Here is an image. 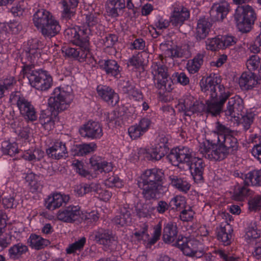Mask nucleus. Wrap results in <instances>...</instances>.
I'll list each match as a JSON object with an SVG mask.
<instances>
[{"label": "nucleus", "instance_id": "obj_26", "mask_svg": "<svg viewBox=\"0 0 261 261\" xmlns=\"http://www.w3.org/2000/svg\"><path fill=\"white\" fill-rule=\"evenodd\" d=\"M90 164L93 170L101 173H108L112 170L113 167L110 163L103 161L99 156H94L90 159Z\"/></svg>", "mask_w": 261, "mask_h": 261}, {"label": "nucleus", "instance_id": "obj_39", "mask_svg": "<svg viewBox=\"0 0 261 261\" xmlns=\"http://www.w3.org/2000/svg\"><path fill=\"white\" fill-rule=\"evenodd\" d=\"M169 150L168 147H163L156 145L149 154V159L152 160L159 161L168 153Z\"/></svg>", "mask_w": 261, "mask_h": 261}, {"label": "nucleus", "instance_id": "obj_64", "mask_svg": "<svg viewBox=\"0 0 261 261\" xmlns=\"http://www.w3.org/2000/svg\"><path fill=\"white\" fill-rule=\"evenodd\" d=\"M260 143L256 145L253 148L252 154L256 157L257 160L261 163V137L259 138Z\"/></svg>", "mask_w": 261, "mask_h": 261}, {"label": "nucleus", "instance_id": "obj_31", "mask_svg": "<svg viewBox=\"0 0 261 261\" xmlns=\"http://www.w3.org/2000/svg\"><path fill=\"white\" fill-rule=\"evenodd\" d=\"M28 242L32 248L36 250H40L49 244V241L43 239L40 236L32 234L29 239Z\"/></svg>", "mask_w": 261, "mask_h": 261}, {"label": "nucleus", "instance_id": "obj_25", "mask_svg": "<svg viewBox=\"0 0 261 261\" xmlns=\"http://www.w3.org/2000/svg\"><path fill=\"white\" fill-rule=\"evenodd\" d=\"M212 23L205 18L200 19L197 22L195 37L197 41L204 39L208 35Z\"/></svg>", "mask_w": 261, "mask_h": 261}, {"label": "nucleus", "instance_id": "obj_15", "mask_svg": "<svg viewBox=\"0 0 261 261\" xmlns=\"http://www.w3.org/2000/svg\"><path fill=\"white\" fill-rule=\"evenodd\" d=\"M80 134L84 137L92 139L99 138L102 136V130L100 124L95 121H89L79 130Z\"/></svg>", "mask_w": 261, "mask_h": 261}, {"label": "nucleus", "instance_id": "obj_16", "mask_svg": "<svg viewBox=\"0 0 261 261\" xmlns=\"http://www.w3.org/2000/svg\"><path fill=\"white\" fill-rule=\"evenodd\" d=\"M97 91L99 96L109 105L114 106L118 103L119 96L110 87L106 86H98Z\"/></svg>", "mask_w": 261, "mask_h": 261}, {"label": "nucleus", "instance_id": "obj_35", "mask_svg": "<svg viewBox=\"0 0 261 261\" xmlns=\"http://www.w3.org/2000/svg\"><path fill=\"white\" fill-rule=\"evenodd\" d=\"M28 251V246L21 243L13 245L9 250L10 256L16 258H19Z\"/></svg>", "mask_w": 261, "mask_h": 261}, {"label": "nucleus", "instance_id": "obj_57", "mask_svg": "<svg viewBox=\"0 0 261 261\" xmlns=\"http://www.w3.org/2000/svg\"><path fill=\"white\" fill-rule=\"evenodd\" d=\"M2 203L6 208H13L16 207L18 204V202L16 201L13 196H9V197H5L2 199Z\"/></svg>", "mask_w": 261, "mask_h": 261}, {"label": "nucleus", "instance_id": "obj_53", "mask_svg": "<svg viewBox=\"0 0 261 261\" xmlns=\"http://www.w3.org/2000/svg\"><path fill=\"white\" fill-rule=\"evenodd\" d=\"M106 185L111 187H115L118 188L123 186L122 181L116 176H112L108 178Z\"/></svg>", "mask_w": 261, "mask_h": 261}, {"label": "nucleus", "instance_id": "obj_49", "mask_svg": "<svg viewBox=\"0 0 261 261\" xmlns=\"http://www.w3.org/2000/svg\"><path fill=\"white\" fill-rule=\"evenodd\" d=\"M259 59L258 56L253 55L247 61L246 65L249 71L254 70L258 67L259 63Z\"/></svg>", "mask_w": 261, "mask_h": 261}, {"label": "nucleus", "instance_id": "obj_58", "mask_svg": "<svg viewBox=\"0 0 261 261\" xmlns=\"http://www.w3.org/2000/svg\"><path fill=\"white\" fill-rule=\"evenodd\" d=\"M82 219L87 221L88 223L96 222L99 219L98 213L94 211L87 213L83 216Z\"/></svg>", "mask_w": 261, "mask_h": 261}, {"label": "nucleus", "instance_id": "obj_34", "mask_svg": "<svg viewBox=\"0 0 261 261\" xmlns=\"http://www.w3.org/2000/svg\"><path fill=\"white\" fill-rule=\"evenodd\" d=\"M120 210V215L123 217V219L121 221L119 220H118V218H114L113 219V221L115 224L120 225V226H123L131 222L130 211V208L127 205H125L123 207H121Z\"/></svg>", "mask_w": 261, "mask_h": 261}, {"label": "nucleus", "instance_id": "obj_60", "mask_svg": "<svg viewBox=\"0 0 261 261\" xmlns=\"http://www.w3.org/2000/svg\"><path fill=\"white\" fill-rule=\"evenodd\" d=\"M232 231L233 230L230 224L228 223H225L223 225V224H221L220 225V229L217 232V238L221 237V235L232 233Z\"/></svg>", "mask_w": 261, "mask_h": 261}, {"label": "nucleus", "instance_id": "obj_5", "mask_svg": "<svg viewBox=\"0 0 261 261\" xmlns=\"http://www.w3.org/2000/svg\"><path fill=\"white\" fill-rule=\"evenodd\" d=\"M234 16L238 29L243 33L250 31L256 18L254 9L248 5L238 6Z\"/></svg>", "mask_w": 261, "mask_h": 261}, {"label": "nucleus", "instance_id": "obj_23", "mask_svg": "<svg viewBox=\"0 0 261 261\" xmlns=\"http://www.w3.org/2000/svg\"><path fill=\"white\" fill-rule=\"evenodd\" d=\"M53 18L51 14L45 9L38 10L33 15V22L35 26L40 29Z\"/></svg>", "mask_w": 261, "mask_h": 261}, {"label": "nucleus", "instance_id": "obj_41", "mask_svg": "<svg viewBox=\"0 0 261 261\" xmlns=\"http://www.w3.org/2000/svg\"><path fill=\"white\" fill-rule=\"evenodd\" d=\"M197 242L194 240L189 239L184 248H182L183 253L188 256H192L193 253L197 250Z\"/></svg>", "mask_w": 261, "mask_h": 261}, {"label": "nucleus", "instance_id": "obj_38", "mask_svg": "<svg viewBox=\"0 0 261 261\" xmlns=\"http://www.w3.org/2000/svg\"><path fill=\"white\" fill-rule=\"evenodd\" d=\"M160 48L162 50L165 51V54L168 57H170L172 59L179 58L182 56V53L181 51V49L176 46L174 47L168 48V44L166 43H161L160 44Z\"/></svg>", "mask_w": 261, "mask_h": 261}, {"label": "nucleus", "instance_id": "obj_46", "mask_svg": "<svg viewBox=\"0 0 261 261\" xmlns=\"http://www.w3.org/2000/svg\"><path fill=\"white\" fill-rule=\"evenodd\" d=\"M94 190L93 192H95L98 195L99 197L103 200H108L112 196V193L108 190L102 189L98 184L94 183Z\"/></svg>", "mask_w": 261, "mask_h": 261}, {"label": "nucleus", "instance_id": "obj_29", "mask_svg": "<svg viewBox=\"0 0 261 261\" xmlns=\"http://www.w3.org/2000/svg\"><path fill=\"white\" fill-rule=\"evenodd\" d=\"M189 16L190 12L186 8H183L180 11H174L170 18V23L174 26H181Z\"/></svg>", "mask_w": 261, "mask_h": 261}, {"label": "nucleus", "instance_id": "obj_27", "mask_svg": "<svg viewBox=\"0 0 261 261\" xmlns=\"http://www.w3.org/2000/svg\"><path fill=\"white\" fill-rule=\"evenodd\" d=\"M178 236L177 227L175 224L168 223L164 227L163 240L166 244H172Z\"/></svg>", "mask_w": 261, "mask_h": 261}, {"label": "nucleus", "instance_id": "obj_37", "mask_svg": "<svg viewBox=\"0 0 261 261\" xmlns=\"http://www.w3.org/2000/svg\"><path fill=\"white\" fill-rule=\"evenodd\" d=\"M204 54H198L192 60L191 65L188 63V69L190 72L194 73L197 72L203 63Z\"/></svg>", "mask_w": 261, "mask_h": 261}, {"label": "nucleus", "instance_id": "obj_59", "mask_svg": "<svg viewBox=\"0 0 261 261\" xmlns=\"http://www.w3.org/2000/svg\"><path fill=\"white\" fill-rule=\"evenodd\" d=\"M118 40V37L114 34H109L103 40V44L107 47H111Z\"/></svg>", "mask_w": 261, "mask_h": 261}, {"label": "nucleus", "instance_id": "obj_40", "mask_svg": "<svg viewBox=\"0 0 261 261\" xmlns=\"http://www.w3.org/2000/svg\"><path fill=\"white\" fill-rule=\"evenodd\" d=\"M94 186H95L94 183L91 184H82L75 187L74 192L79 196H82L87 193L93 192L94 190Z\"/></svg>", "mask_w": 261, "mask_h": 261}, {"label": "nucleus", "instance_id": "obj_10", "mask_svg": "<svg viewBox=\"0 0 261 261\" xmlns=\"http://www.w3.org/2000/svg\"><path fill=\"white\" fill-rule=\"evenodd\" d=\"M78 47L69 46L62 47V50L68 58L77 59L80 62L83 61L89 53V40L88 38L84 39L81 44H75Z\"/></svg>", "mask_w": 261, "mask_h": 261}, {"label": "nucleus", "instance_id": "obj_44", "mask_svg": "<svg viewBox=\"0 0 261 261\" xmlns=\"http://www.w3.org/2000/svg\"><path fill=\"white\" fill-rule=\"evenodd\" d=\"M221 41V38H213L211 39H207L206 41L207 49L216 51L218 49H222Z\"/></svg>", "mask_w": 261, "mask_h": 261}, {"label": "nucleus", "instance_id": "obj_50", "mask_svg": "<svg viewBox=\"0 0 261 261\" xmlns=\"http://www.w3.org/2000/svg\"><path fill=\"white\" fill-rule=\"evenodd\" d=\"M216 128L218 133V138L220 136H228L234 132V130H230L229 128L221 124L220 122L217 121L216 123Z\"/></svg>", "mask_w": 261, "mask_h": 261}, {"label": "nucleus", "instance_id": "obj_9", "mask_svg": "<svg viewBox=\"0 0 261 261\" xmlns=\"http://www.w3.org/2000/svg\"><path fill=\"white\" fill-rule=\"evenodd\" d=\"M244 185L238 188L234 194V199L236 200H241L243 198L249 195V189L247 187L249 182L251 185L261 187V169L254 170L245 175Z\"/></svg>", "mask_w": 261, "mask_h": 261}, {"label": "nucleus", "instance_id": "obj_56", "mask_svg": "<svg viewBox=\"0 0 261 261\" xmlns=\"http://www.w3.org/2000/svg\"><path fill=\"white\" fill-rule=\"evenodd\" d=\"M0 234V251L6 248L11 243V236L8 233Z\"/></svg>", "mask_w": 261, "mask_h": 261}, {"label": "nucleus", "instance_id": "obj_63", "mask_svg": "<svg viewBox=\"0 0 261 261\" xmlns=\"http://www.w3.org/2000/svg\"><path fill=\"white\" fill-rule=\"evenodd\" d=\"M86 23L88 27H93L98 23V18L97 15L95 14H90L86 16Z\"/></svg>", "mask_w": 261, "mask_h": 261}, {"label": "nucleus", "instance_id": "obj_43", "mask_svg": "<svg viewBox=\"0 0 261 261\" xmlns=\"http://www.w3.org/2000/svg\"><path fill=\"white\" fill-rule=\"evenodd\" d=\"M86 243V238L82 237L77 241L69 245L66 248V251L67 254H71L74 252L76 250L82 249Z\"/></svg>", "mask_w": 261, "mask_h": 261}, {"label": "nucleus", "instance_id": "obj_20", "mask_svg": "<svg viewBox=\"0 0 261 261\" xmlns=\"http://www.w3.org/2000/svg\"><path fill=\"white\" fill-rule=\"evenodd\" d=\"M228 7L229 5L227 3L213 6L210 11L211 20L213 21L222 20L229 11Z\"/></svg>", "mask_w": 261, "mask_h": 261}, {"label": "nucleus", "instance_id": "obj_24", "mask_svg": "<svg viewBox=\"0 0 261 261\" xmlns=\"http://www.w3.org/2000/svg\"><path fill=\"white\" fill-rule=\"evenodd\" d=\"M56 118L54 117L53 113L47 109L41 111L39 121L45 130L49 131L54 128Z\"/></svg>", "mask_w": 261, "mask_h": 261}, {"label": "nucleus", "instance_id": "obj_4", "mask_svg": "<svg viewBox=\"0 0 261 261\" xmlns=\"http://www.w3.org/2000/svg\"><path fill=\"white\" fill-rule=\"evenodd\" d=\"M23 71L27 75L32 87L40 91H45L50 88L53 84V79L46 71L42 70H34L31 69L30 65L24 66Z\"/></svg>", "mask_w": 261, "mask_h": 261}, {"label": "nucleus", "instance_id": "obj_47", "mask_svg": "<svg viewBox=\"0 0 261 261\" xmlns=\"http://www.w3.org/2000/svg\"><path fill=\"white\" fill-rule=\"evenodd\" d=\"M249 209L251 211H256L261 208V196L257 195L248 201Z\"/></svg>", "mask_w": 261, "mask_h": 261}, {"label": "nucleus", "instance_id": "obj_19", "mask_svg": "<svg viewBox=\"0 0 261 261\" xmlns=\"http://www.w3.org/2000/svg\"><path fill=\"white\" fill-rule=\"evenodd\" d=\"M69 199L68 196H63L60 193H54L45 200L46 207L48 210H54L62 206L63 203H66Z\"/></svg>", "mask_w": 261, "mask_h": 261}, {"label": "nucleus", "instance_id": "obj_12", "mask_svg": "<svg viewBox=\"0 0 261 261\" xmlns=\"http://www.w3.org/2000/svg\"><path fill=\"white\" fill-rule=\"evenodd\" d=\"M46 152L49 158L55 160L65 158L68 154L66 143L60 139H55L51 146L46 150Z\"/></svg>", "mask_w": 261, "mask_h": 261}, {"label": "nucleus", "instance_id": "obj_45", "mask_svg": "<svg viewBox=\"0 0 261 261\" xmlns=\"http://www.w3.org/2000/svg\"><path fill=\"white\" fill-rule=\"evenodd\" d=\"M15 97L17 99L16 104L20 113L24 111L29 107L33 106L31 102L23 96L15 95Z\"/></svg>", "mask_w": 261, "mask_h": 261}, {"label": "nucleus", "instance_id": "obj_2", "mask_svg": "<svg viewBox=\"0 0 261 261\" xmlns=\"http://www.w3.org/2000/svg\"><path fill=\"white\" fill-rule=\"evenodd\" d=\"M238 132H232L228 136H220L218 138L219 145L207 142L201 144L199 151L206 159L211 161L224 160L229 154H232L238 150V142L236 136Z\"/></svg>", "mask_w": 261, "mask_h": 261}, {"label": "nucleus", "instance_id": "obj_7", "mask_svg": "<svg viewBox=\"0 0 261 261\" xmlns=\"http://www.w3.org/2000/svg\"><path fill=\"white\" fill-rule=\"evenodd\" d=\"M152 73L155 87L159 89L170 92L172 90V80L167 74V67L160 63H155Z\"/></svg>", "mask_w": 261, "mask_h": 261}, {"label": "nucleus", "instance_id": "obj_55", "mask_svg": "<svg viewBox=\"0 0 261 261\" xmlns=\"http://www.w3.org/2000/svg\"><path fill=\"white\" fill-rule=\"evenodd\" d=\"M246 234L247 238L250 239H255L259 237L260 234L257 231V227L255 223L251 226H249L247 228Z\"/></svg>", "mask_w": 261, "mask_h": 261}, {"label": "nucleus", "instance_id": "obj_21", "mask_svg": "<svg viewBox=\"0 0 261 261\" xmlns=\"http://www.w3.org/2000/svg\"><path fill=\"white\" fill-rule=\"evenodd\" d=\"M94 238L97 243L108 247H110L115 241L114 236L110 230L101 228L95 232Z\"/></svg>", "mask_w": 261, "mask_h": 261}, {"label": "nucleus", "instance_id": "obj_30", "mask_svg": "<svg viewBox=\"0 0 261 261\" xmlns=\"http://www.w3.org/2000/svg\"><path fill=\"white\" fill-rule=\"evenodd\" d=\"M79 0H69V4L65 1L62 2L63 11L62 17L69 19L74 15V9L77 6Z\"/></svg>", "mask_w": 261, "mask_h": 261}, {"label": "nucleus", "instance_id": "obj_1", "mask_svg": "<svg viewBox=\"0 0 261 261\" xmlns=\"http://www.w3.org/2000/svg\"><path fill=\"white\" fill-rule=\"evenodd\" d=\"M220 80L215 74H212L205 80L202 77L200 82L201 90L205 92L210 90L211 102L209 103V109L214 113L222 112L223 107L227 100L226 109L224 110L225 115L231 117H236V114L242 110L243 100L239 97L229 98L230 93L229 91L225 92V87L220 85Z\"/></svg>", "mask_w": 261, "mask_h": 261}, {"label": "nucleus", "instance_id": "obj_14", "mask_svg": "<svg viewBox=\"0 0 261 261\" xmlns=\"http://www.w3.org/2000/svg\"><path fill=\"white\" fill-rule=\"evenodd\" d=\"M80 214L79 206L69 205L60 209L58 212L57 218L64 222L73 223L78 219Z\"/></svg>", "mask_w": 261, "mask_h": 261}, {"label": "nucleus", "instance_id": "obj_18", "mask_svg": "<svg viewBox=\"0 0 261 261\" xmlns=\"http://www.w3.org/2000/svg\"><path fill=\"white\" fill-rule=\"evenodd\" d=\"M239 84L242 89L248 90L252 89L258 84V79L254 73L246 71L242 74Z\"/></svg>", "mask_w": 261, "mask_h": 261}, {"label": "nucleus", "instance_id": "obj_22", "mask_svg": "<svg viewBox=\"0 0 261 261\" xmlns=\"http://www.w3.org/2000/svg\"><path fill=\"white\" fill-rule=\"evenodd\" d=\"M150 121L148 118H143L139 122L138 125L132 126L128 128L130 137L136 139L140 137L148 128Z\"/></svg>", "mask_w": 261, "mask_h": 261}, {"label": "nucleus", "instance_id": "obj_36", "mask_svg": "<svg viewBox=\"0 0 261 261\" xmlns=\"http://www.w3.org/2000/svg\"><path fill=\"white\" fill-rule=\"evenodd\" d=\"M64 33L65 35L67 36L68 39L73 44H81L83 42L84 39H88V37L87 36L81 37L74 28H68L65 31Z\"/></svg>", "mask_w": 261, "mask_h": 261}, {"label": "nucleus", "instance_id": "obj_62", "mask_svg": "<svg viewBox=\"0 0 261 261\" xmlns=\"http://www.w3.org/2000/svg\"><path fill=\"white\" fill-rule=\"evenodd\" d=\"M161 234V226L158 225L155 228L153 232V237L150 239L148 243L150 245H153L155 244L156 241L159 239L160 237Z\"/></svg>", "mask_w": 261, "mask_h": 261}, {"label": "nucleus", "instance_id": "obj_17", "mask_svg": "<svg viewBox=\"0 0 261 261\" xmlns=\"http://www.w3.org/2000/svg\"><path fill=\"white\" fill-rule=\"evenodd\" d=\"M61 27L58 21L54 18L40 29V31L46 39H50L58 34Z\"/></svg>", "mask_w": 261, "mask_h": 261}, {"label": "nucleus", "instance_id": "obj_61", "mask_svg": "<svg viewBox=\"0 0 261 261\" xmlns=\"http://www.w3.org/2000/svg\"><path fill=\"white\" fill-rule=\"evenodd\" d=\"M173 77L174 80L176 78L177 82L182 85H186L189 83V79L184 72L175 73V76H173Z\"/></svg>", "mask_w": 261, "mask_h": 261}, {"label": "nucleus", "instance_id": "obj_3", "mask_svg": "<svg viewBox=\"0 0 261 261\" xmlns=\"http://www.w3.org/2000/svg\"><path fill=\"white\" fill-rule=\"evenodd\" d=\"M164 176L161 170L154 168L146 170L141 175L138 185L142 189V194L146 200L157 198Z\"/></svg>", "mask_w": 261, "mask_h": 261}, {"label": "nucleus", "instance_id": "obj_6", "mask_svg": "<svg viewBox=\"0 0 261 261\" xmlns=\"http://www.w3.org/2000/svg\"><path fill=\"white\" fill-rule=\"evenodd\" d=\"M70 94H67L64 91H61L60 88L55 89L52 96L48 99V109L53 113L54 117H57L58 114L67 109L69 105Z\"/></svg>", "mask_w": 261, "mask_h": 261}, {"label": "nucleus", "instance_id": "obj_8", "mask_svg": "<svg viewBox=\"0 0 261 261\" xmlns=\"http://www.w3.org/2000/svg\"><path fill=\"white\" fill-rule=\"evenodd\" d=\"M211 102V99L206 101V105L202 101L195 99L193 96H189L187 97L184 100L182 110L185 112L186 116H191L196 113H202L206 111L208 113H211L213 116H217L221 112L214 113L213 112L208 108V105Z\"/></svg>", "mask_w": 261, "mask_h": 261}, {"label": "nucleus", "instance_id": "obj_42", "mask_svg": "<svg viewBox=\"0 0 261 261\" xmlns=\"http://www.w3.org/2000/svg\"><path fill=\"white\" fill-rule=\"evenodd\" d=\"M2 150L4 153L13 156L18 152V148L16 143L4 142L2 144Z\"/></svg>", "mask_w": 261, "mask_h": 261}, {"label": "nucleus", "instance_id": "obj_51", "mask_svg": "<svg viewBox=\"0 0 261 261\" xmlns=\"http://www.w3.org/2000/svg\"><path fill=\"white\" fill-rule=\"evenodd\" d=\"M20 114L24 117L25 119H28L30 121H34L37 119V115L35 109L33 106L32 107H29L28 109L23 111Z\"/></svg>", "mask_w": 261, "mask_h": 261}, {"label": "nucleus", "instance_id": "obj_11", "mask_svg": "<svg viewBox=\"0 0 261 261\" xmlns=\"http://www.w3.org/2000/svg\"><path fill=\"white\" fill-rule=\"evenodd\" d=\"M190 150L187 147L182 148H174L171 150L166 158L173 166H178L179 164H185L189 161Z\"/></svg>", "mask_w": 261, "mask_h": 261}, {"label": "nucleus", "instance_id": "obj_52", "mask_svg": "<svg viewBox=\"0 0 261 261\" xmlns=\"http://www.w3.org/2000/svg\"><path fill=\"white\" fill-rule=\"evenodd\" d=\"M189 238L184 237L182 235H178L177 239L174 243H172V246L179 248L181 251L182 250L186 245V244L189 240Z\"/></svg>", "mask_w": 261, "mask_h": 261}, {"label": "nucleus", "instance_id": "obj_33", "mask_svg": "<svg viewBox=\"0 0 261 261\" xmlns=\"http://www.w3.org/2000/svg\"><path fill=\"white\" fill-rule=\"evenodd\" d=\"M101 66L106 71L107 74L117 77L119 73V66L117 62L113 60H108L105 61Z\"/></svg>", "mask_w": 261, "mask_h": 261}, {"label": "nucleus", "instance_id": "obj_54", "mask_svg": "<svg viewBox=\"0 0 261 261\" xmlns=\"http://www.w3.org/2000/svg\"><path fill=\"white\" fill-rule=\"evenodd\" d=\"M254 116V115L253 113H250L243 116L242 124L245 130H248L250 127V125L253 121Z\"/></svg>", "mask_w": 261, "mask_h": 261}, {"label": "nucleus", "instance_id": "obj_13", "mask_svg": "<svg viewBox=\"0 0 261 261\" xmlns=\"http://www.w3.org/2000/svg\"><path fill=\"white\" fill-rule=\"evenodd\" d=\"M189 158V161L185 164L187 165L188 169L190 170L194 179L197 181L202 180L205 167L202 160L200 158L194 157L191 151Z\"/></svg>", "mask_w": 261, "mask_h": 261}, {"label": "nucleus", "instance_id": "obj_32", "mask_svg": "<svg viewBox=\"0 0 261 261\" xmlns=\"http://www.w3.org/2000/svg\"><path fill=\"white\" fill-rule=\"evenodd\" d=\"M169 179L171 185L179 191L186 193L189 190L191 185L186 180L174 175L170 176Z\"/></svg>", "mask_w": 261, "mask_h": 261}, {"label": "nucleus", "instance_id": "obj_48", "mask_svg": "<svg viewBox=\"0 0 261 261\" xmlns=\"http://www.w3.org/2000/svg\"><path fill=\"white\" fill-rule=\"evenodd\" d=\"M222 49L234 45L237 39L232 36H224L221 38Z\"/></svg>", "mask_w": 261, "mask_h": 261}, {"label": "nucleus", "instance_id": "obj_28", "mask_svg": "<svg viewBox=\"0 0 261 261\" xmlns=\"http://www.w3.org/2000/svg\"><path fill=\"white\" fill-rule=\"evenodd\" d=\"M96 147L94 143L74 145L71 149V153L73 156H83L93 152Z\"/></svg>", "mask_w": 261, "mask_h": 261}]
</instances>
